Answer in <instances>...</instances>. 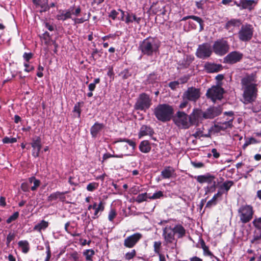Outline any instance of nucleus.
<instances>
[{
	"instance_id": "obj_1",
	"label": "nucleus",
	"mask_w": 261,
	"mask_h": 261,
	"mask_svg": "<svg viewBox=\"0 0 261 261\" xmlns=\"http://www.w3.org/2000/svg\"><path fill=\"white\" fill-rule=\"evenodd\" d=\"M160 46L161 41L157 38L149 37L139 42L138 50L142 56L153 57L159 53Z\"/></svg>"
},
{
	"instance_id": "obj_2",
	"label": "nucleus",
	"mask_w": 261,
	"mask_h": 261,
	"mask_svg": "<svg viewBox=\"0 0 261 261\" xmlns=\"http://www.w3.org/2000/svg\"><path fill=\"white\" fill-rule=\"evenodd\" d=\"M153 113L158 120L167 122L171 119L173 114V109L168 104H159L154 108Z\"/></svg>"
},
{
	"instance_id": "obj_3",
	"label": "nucleus",
	"mask_w": 261,
	"mask_h": 261,
	"mask_svg": "<svg viewBox=\"0 0 261 261\" xmlns=\"http://www.w3.org/2000/svg\"><path fill=\"white\" fill-rule=\"evenodd\" d=\"M81 12V9L80 6H79L77 7L72 6L66 10H59L56 17L58 20L63 21L68 19H71L72 20L73 17L79 16Z\"/></svg>"
},
{
	"instance_id": "obj_4",
	"label": "nucleus",
	"mask_w": 261,
	"mask_h": 261,
	"mask_svg": "<svg viewBox=\"0 0 261 261\" xmlns=\"http://www.w3.org/2000/svg\"><path fill=\"white\" fill-rule=\"evenodd\" d=\"M152 105V99L150 96L142 93L139 94L134 105V109L136 110H140L146 112Z\"/></svg>"
},
{
	"instance_id": "obj_5",
	"label": "nucleus",
	"mask_w": 261,
	"mask_h": 261,
	"mask_svg": "<svg viewBox=\"0 0 261 261\" xmlns=\"http://www.w3.org/2000/svg\"><path fill=\"white\" fill-rule=\"evenodd\" d=\"M254 28L252 25L245 23L241 26L238 32V37L241 41L248 42L252 38Z\"/></svg>"
},
{
	"instance_id": "obj_6",
	"label": "nucleus",
	"mask_w": 261,
	"mask_h": 261,
	"mask_svg": "<svg viewBox=\"0 0 261 261\" xmlns=\"http://www.w3.org/2000/svg\"><path fill=\"white\" fill-rule=\"evenodd\" d=\"M173 121L181 129H188L191 126L189 115L182 111H178L176 112Z\"/></svg>"
},
{
	"instance_id": "obj_7",
	"label": "nucleus",
	"mask_w": 261,
	"mask_h": 261,
	"mask_svg": "<svg viewBox=\"0 0 261 261\" xmlns=\"http://www.w3.org/2000/svg\"><path fill=\"white\" fill-rule=\"evenodd\" d=\"M238 212L240 221L244 224L249 222L253 218L254 211L253 207L250 205L241 206Z\"/></svg>"
},
{
	"instance_id": "obj_8",
	"label": "nucleus",
	"mask_w": 261,
	"mask_h": 261,
	"mask_svg": "<svg viewBox=\"0 0 261 261\" xmlns=\"http://www.w3.org/2000/svg\"><path fill=\"white\" fill-rule=\"evenodd\" d=\"M212 49L216 55L222 56L228 51L229 46L227 41L222 38L214 42Z\"/></svg>"
},
{
	"instance_id": "obj_9",
	"label": "nucleus",
	"mask_w": 261,
	"mask_h": 261,
	"mask_svg": "<svg viewBox=\"0 0 261 261\" xmlns=\"http://www.w3.org/2000/svg\"><path fill=\"white\" fill-rule=\"evenodd\" d=\"M213 53V49L210 44L204 43L198 45L196 51V56L200 59L208 58Z\"/></svg>"
},
{
	"instance_id": "obj_10",
	"label": "nucleus",
	"mask_w": 261,
	"mask_h": 261,
	"mask_svg": "<svg viewBox=\"0 0 261 261\" xmlns=\"http://www.w3.org/2000/svg\"><path fill=\"white\" fill-rule=\"evenodd\" d=\"M163 236L166 245H171V248L174 249L176 245V240L175 239V233L171 226H167L163 229Z\"/></svg>"
},
{
	"instance_id": "obj_11",
	"label": "nucleus",
	"mask_w": 261,
	"mask_h": 261,
	"mask_svg": "<svg viewBox=\"0 0 261 261\" xmlns=\"http://www.w3.org/2000/svg\"><path fill=\"white\" fill-rule=\"evenodd\" d=\"M223 93L224 90L222 87L219 86H214L207 90L206 95L207 98L215 102L217 100L222 99Z\"/></svg>"
},
{
	"instance_id": "obj_12",
	"label": "nucleus",
	"mask_w": 261,
	"mask_h": 261,
	"mask_svg": "<svg viewBox=\"0 0 261 261\" xmlns=\"http://www.w3.org/2000/svg\"><path fill=\"white\" fill-rule=\"evenodd\" d=\"M244 88L243 97L245 103H248L254 101L257 96V86L252 85Z\"/></svg>"
},
{
	"instance_id": "obj_13",
	"label": "nucleus",
	"mask_w": 261,
	"mask_h": 261,
	"mask_svg": "<svg viewBox=\"0 0 261 261\" xmlns=\"http://www.w3.org/2000/svg\"><path fill=\"white\" fill-rule=\"evenodd\" d=\"M200 96V92L199 89L190 87L188 88L183 94V99L190 101H196Z\"/></svg>"
},
{
	"instance_id": "obj_14",
	"label": "nucleus",
	"mask_w": 261,
	"mask_h": 261,
	"mask_svg": "<svg viewBox=\"0 0 261 261\" xmlns=\"http://www.w3.org/2000/svg\"><path fill=\"white\" fill-rule=\"evenodd\" d=\"M142 238V234L139 232L135 233L126 237L124 240L123 245L125 247L131 248L134 247Z\"/></svg>"
},
{
	"instance_id": "obj_15",
	"label": "nucleus",
	"mask_w": 261,
	"mask_h": 261,
	"mask_svg": "<svg viewBox=\"0 0 261 261\" xmlns=\"http://www.w3.org/2000/svg\"><path fill=\"white\" fill-rule=\"evenodd\" d=\"M243 55L242 53L233 51L229 53L224 58V62L227 64H234L241 61Z\"/></svg>"
},
{
	"instance_id": "obj_16",
	"label": "nucleus",
	"mask_w": 261,
	"mask_h": 261,
	"mask_svg": "<svg viewBox=\"0 0 261 261\" xmlns=\"http://www.w3.org/2000/svg\"><path fill=\"white\" fill-rule=\"evenodd\" d=\"M31 145L33 148L32 155L36 158L39 156L42 147L41 138L39 136H35L32 139Z\"/></svg>"
},
{
	"instance_id": "obj_17",
	"label": "nucleus",
	"mask_w": 261,
	"mask_h": 261,
	"mask_svg": "<svg viewBox=\"0 0 261 261\" xmlns=\"http://www.w3.org/2000/svg\"><path fill=\"white\" fill-rule=\"evenodd\" d=\"M154 134V130L150 126L142 125L138 132V138L140 139L145 136H149L151 139L155 141L156 139L153 136Z\"/></svg>"
},
{
	"instance_id": "obj_18",
	"label": "nucleus",
	"mask_w": 261,
	"mask_h": 261,
	"mask_svg": "<svg viewBox=\"0 0 261 261\" xmlns=\"http://www.w3.org/2000/svg\"><path fill=\"white\" fill-rule=\"evenodd\" d=\"M222 112V109L220 107H213L207 109L203 113V118L213 119L219 115Z\"/></svg>"
},
{
	"instance_id": "obj_19",
	"label": "nucleus",
	"mask_w": 261,
	"mask_h": 261,
	"mask_svg": "<svg viewBox=\"0 0 261 261\" xmlns=\"http://www.w3.org/2000/svg\"><path fill=\"white\" fill-rule=\"evenodd\" d=\"M195 178L197 181L200 184L206 182L208 184L213 185V187H215L216 183L215 181L216 177L213 175L207 173L204 175H198Z\"/></svg>"
},
{
	"instance_id": "obj_20",
	"label": "nucleus",
	"mask_w": 261,
	"mask_h": 261,
	"mask_svg": "<svg viewBox=\"0 0 261 261\" xmlns=\"http://www.w3.org/2000/svg\"><path fill=\"white\" fill-rule=\"evenodd\" d=\"M203 113L201 110L194 109L189 115L191 126L197 124L203 118Z\"/></svg>"
},
{
	"instance_id": "obj_21",
	"label": "nucleus",
	"mask_w": 261,
	"mask_h": 261,
	"mask_svg": "<svg viewBox=\"0 0 261 261\" xmlns=\"http://www.w3.org/2000/svg\"><path fill=\"white\" fill-rule=\"evenodd\" d=\"M204 69L207 73H215L221 70L222 66L221 64L207 62L205 63Z\"/></svg>"
},
{
	"instance_id": "obj_22",
	"label": "nucleus",
	"mask_w": 261,
	"mask_h": 261,
	"mask_svg": "<svg viewBox=\"0 0 261 261\" xmlns=\"http://www.w3.org/2000/svg\"><path fill=\"white\" fill-rule=\"evenodd\" d=\"M161 176L163 179H170L176 176L175 169L171 166H166L161 171Z\"/></svg>"
},
{
	"instance_id": "obj_23",
	"label": "nucleus",
	"mask_w": 261,
	"mask_h": 261,
	"mask_svg": "<svg viewBox=\"0 0 261 261\" xmlns=\"http://www.w3.org/2000/svg\"><path fill=\"white\" fill-rule=\"evenodd\" d=\"M256 82V75L255 74L247 75L241 80V84L243 87H246L252 85L257 86L256 84L253 83Z\"/></svg>"
},
{
	"instance_id": "obj_24",
	"label": "nucleus",
	"mask_w": 261,
	"mask_h": 261,
	"mask_svg": "<svg viewBox=\"0 0 261 261\" xmlns=\"http://www.w3.org/2000/svg\"><path fill=\"white\" fill-rule=\"evenodd\" d=\"M233 120V118H229L226 121L218 122L215 126L218 130H224L232 127Z\"/></svg>"
},
{
	"instance_id": "obj_25",
	"label": "nucleus",
	"mask_w": 261,
	"mask_h": 261,
	"mask_svg": "<svg viewBox=\"0 0 261 261\" xmlns=\"http://www.w3.org/2000/svg\"><path fill=\"white\" fill-rule=\"evenodd\" d=\"M256 0H241L239 6H241V9H248L252 10L257 4Z\"/></svg>"
},
{
	"instance_id": "obj_26",
	"label": "nucleus",
	"mask_w": 261,
	"mask_h": 261,
	"mask_svg": "<svg viewBox=\"0 0 261 261\" xmlns=\"http://www.w3.org/2000/svg\"><path fill=\"white\" fill-rule=\"evenodd\" d=\"M105 125L103 123L96 122L91 127L90 133L93 138H96L100 132L103 129Z\"/></svg>"
},
{
	"instance_id": "obj_27",
	"label": "nucleus",
	"mask_w": 261,
	"mask_h": 261,
	"mask_svg": "<svg viewBox=\"0 0 261 261\" xmlns=\"http://www.w3.org/2000/svg\"><path fill=\"white\" fill-rule=\"evenodd\" d=\"M67 191L65 192H56L51 193L48 197L49 201H54L58 199L61 201H64L66 199V197L64 195L65 194L67 193Z\"/></svg>"
},
{
	"instance_id": "obj_28",
	"label": "nucleus",
	"mask_w": 261,
	"mask_h": 261,
	"mask_svg": "<svg viewBox=\"0 0 261 261\" xmlns=\"http://www.w3.org/2000/svg\"><path fill=\"white\" fill-rule=\"evenodd\" d=\"M141 19V17H137L134 13L127 12L124 21L127 24H129L130 23H133V22L139 24Z\"/></svg>"
},
{
	"instance_id": "obj_29",
	"label": "nucleus",
	"mask_w": 261,
	"mask_h": 261,
	"mask_svg": "<svg viewBox=\"0 0 261 261\" xmlns=\"http://www.w3.org/2000/svg\"><path fill=\"white\" fill-rule=\"evenodd\" d=\"M139 150L144 153H149L151 149V146L148 140L142 141L139 145Z\"/></svg>"
},
{
	"instance_id": "obj_30",
	"label": "nucleus",
	"mask_w": 261,
	"mask_h": 261,
	"mask_svg": "<svg viewBox=\"0 0 261 261\" xmlns=\"http://www.w3.org/2000/svg\"><path fill=\"white\" fill-rule=\"evenodd\" d=\"M222 196L221 192H218L214 195L213 198L207 202L206 207L210 208L216 205L218 202L222 199Z\"/></svg>"
},
{
	"instance_id": "obj_31",
	"label": "nucleus",
	"mask_w": 261,
	"mask_h": 261,
	"mask_svg": "<svg viewBox=\"0 0 261 261\" xmlns=\"http://www.w3.org/2000/svg\"><path fill=\"white\" fill-rule=\"evenodd\" d=\"M234 182L231 180H226L224 181L219 187V190L218 192H221V195L224 193L227 194L228 191L230 188L232 186Z\"/></svg>"
},
{
	"instance_id": "obj_32",
	"label": "nucleus",
	"mask_w": 261,
	"mask_h": 261,
	"mask_svg": "<svg viewBox=\"0 0 261 261\" xmlns=\"http://www.w3.org/2000/svg\"><path fill=\"white\" fill-rule=\"evenodd\" d=\"M242 24V21L239 19H231L225 24V29L228 30H232V28L239 27Z\"/></svg>"
},
{
	"instance_id": "obj_33",
	"label": "nucleus",
	"mask_w": 261,
	"mask_h": 261,
	"mask_svg": "<svg viewBox=\"0 0 261 261\" xmlns=\"http://www.w3.org/2000/svg\"><path fill=\"white\" fill-rule=\"evenodd\" d=\"M194 58L190 56H187L184 59L179 61V65L181 68H187L194 61Z\"/></svg>"
},
{
	"instance_id": "obj_34",
	"label": "nucleus",
	"mask_w": 261,
	"mask_h": 261,
	"mask_svg": "<svg viewBox=\"0 0 261 261\" xmlns=\"http://www.w3.org/2000/svg\"><path fill=\"white\" fill-rule=\"evenodd\" d=\"M172 229L174 230L175 234H177L178 238H182L186 233L185 229L181 225H176L172 228Z\"/></svg>"
},
{
	"instance_id": "obj_35",
	"label": "nucleus",
	"mask_w": 261,
	"mask_h": 261,
	"mask_svg": "<svg viewBox=\"0 0 261 261\" xmlns=\"http://www.w3.org/2000/svg\"><path fill=\"white\" fill-rule=\"evenodd\" d=\"M190 18L193 19L194 20L196 21V22H197L199 24V25H200V31H202V30H203V29H204V21H203V20L200 17H199L198 16H194V15L187 16L184 17L182 19V20H186L188 19H190Z\"/></svg>"
},
{
	"instance_id": "obj_36",
	"label": "nucleus",
	"mask_w": 261,
	"mask_h": 261,
	"mask_svg": "<svg viewBox=\"0 0 261 261\" xmlns=\"http://www.w3.org/2000/svg\"><path fill=\"white\" fill-rule=\"evenodd\" d=\"M105 209V203L102 201H100L99 203L98 204L97 207L95 208L94 213L93 214V216L92 217L93 219H96L97 218L100 214H99V213H101L104 211Z\"/></svg>"
},
{
	"instance_id": "obj_37",
	"label": "nucleus",
	"mask_w": 261,
	"mask_h": 261,
	"mask_svg": "<svg viewBox=\"0 0 261 261\" xmlns=\"http://www.w3.org/2000/svg\"><path fill=\"white\" fill-rule=\"evenodd\" d=\"M159 80V76L157 74L153 72L148 75L146 80V84H154L158 83Z\"/></svg>"
},
{
	"instance_id": "obj_38",
	"label": "nucleus",
	"mask_w": 261,
	"mask_h": 261,
	"mask_svg": "<svg viewBox=\"0 0 261 261\" xmlns=\"http://www.w3.org/2000/svg\"><path fill=\"white\" fill-rule=\"evenodd\" d=\"M48 226V222L44 220H42L38 223L33 228L34 230L41 232L42 230H45Z\"/></svg>"
},
{
	"instance_id": "obj_39",
	"label": "nucleus",
	"mask_w": 261,
	"mask_h": 261,
	"mask_svg": "<svg viewBox=\"0 0 261 261\" xmlns=\"http://www.w3.org/2000/svg\"><path fill=\"white\" fill-rule=\"evenodd\" d=\"M19 247L24 253H27L30 250L29 244L27 241H20L18 243Z\"/></svg>"
},
{
	"instance_id": "obj_40",
	"label": "nucleus",
	"mask_w": 261,
	"mask_h": 261,
	"mask_svg": "<svg viewBox=\"0 0 261 261\" xmlns=\"http://www.w3.org/2000/svg\"><path fill=\"white\" fill-rule=\"evenodd\" d=\"M90 17V13H89L87 16L86 17V14L84 15L83 17H73L72 19V21L74 23V24H81L83 23L86 21H88Z\"/></svg>"
},
{
	"instance_id": "obj_41",
	"label": "nucleus",
	"mask_w": 261,
	"mask_h": 261,
	"mask_svg": "<svg viewBox=\"0 0 261 261\" xmlns=\"http://www.w3.org/2000/svg\"><path fill=\"white\" fill-rule=\"evenodd\" d=\"M29 181L31 184H33V186L31 188V190L33 191H36L41 184L40 180L36 179L34 176L30 177Z\"/></svg>"
},
{
	"instance_id": "obj_42",
	"label": "nucleus",
	"mask_w": 261,
	"mask_h": 261,
	"mask_svg": "<svg viewBox=\"0 0 261 261\" xmlns=\"http://www.w3.org/2000/svg\"><path fill=\"white\" fill-rule=\"evenodd\" d=\"M68 261H81L80 255L76 251L66 254Z\"/></svg>"
},
{
	"instance_id": "obj_43",
	"label": "nucleus",
	"mask_w": 261,
	"mask_h": 261,
	"mask_svg": "<svg viewBox=\"0 0 261 261\" xmlns=\"http://www.w3.org/2000/svg\"><path fill=\"white\" fill-rule=\"evenodd\" d=\"M95 254L93 249H87L83 252V255L85 256L86 259L88 261H93L92 257Z\"/></svg>"
},
{
	"instance_id": "obj_44",
	"label": "nucleus",
	"mask_w": 261,
	"mask_h": 261,
	"mask_svg": "<svg viewBox=\"0 0 261 261\" xmlns=\"http://www.w3.org/2000/svg\"><path fill=\"white\" fill-rule=\"evenodd\" d=\"M149 196L147 193H141L139 194L136 198V202L138 203H141L143 201L147 200Z\"/></svg>"
},
{
	"instance_id": "obj_45",
	"label": "nucleus",
	"mask_w": 261,
	"mask_h": 261,
	"mask_svg": "<svg viewBox=\"0 0 261 261\" xmlns=\"http://www.w3.org/2000/svg\"><path fill=\"white\" fill-rule=\"evenodd\" d=\"M118 142H126L130 147H132V149H133V151H134L135 149H136V143L133 140L125 139V138H124V139H120V140H118Z\"/></svg>"
},
{
	"instance_id": "obj_46",
	"label": "nucleus",
	"mask_w": 261,
	"mask_h": 261,
	"mask_svg": "<svg viewBox=\"0 0 261 261\" xmlns=\"http://www.w3.org/2000/svg\"><path fill=\"white\" fill-rule=\"evenodd\" d=\"M118 142H126L130 147H132V149H133V151H134L135 149H136V143L133 140L125 139V138H124V139H120V140H118Z\"/></svg>"
},
{
	"instance_id": "obj_47",
	"label": "nucleus",
	"mask_w": 261,
	"mask_h": 261,
	"mask_svg": "<svg viewBox=\"0 0 261 261\" xmlns=\"http://www.w3.org/2000/svg\"><path fill=\"white\" fill-rule=\"evenodd\" d=\"M201 248L203 251V254L204 255L212 256H213V253L209 250L208 247L206 246L204 241L201 243Z\"/></svg>"
},
{
	"instance_id": "obj_48",
	"label": "nucleus",
	"mask_w": 261,
	"mask_h": 261,
	"mask_svg": "<svg viewBox=\"0 0 261 261\" xmlns=\"http://www.w3.org/2000/svg\"><path fill=\"white\" fill-rule=\"evenodd\" d=\"M256 229L254 232L253 238L252 240V243L254 242L261 239V228H256Z\"/></svg>"
},
{
	"instance_id": "obj_49",
	"label": "nucleus",
	"mask_w": 261,
	"mask_h": 261,
	"mask_svg": "<svg viewBox=\"0 0 261 261\" xmlns=\"http://www.w3.org/2000/svg\"><path fill=\"white\" fill-rule=\"evenodd\" d=\"M117 215L116 210L111 208L108 215V219L110 222H113Z\"/></svg>"
},
{
	"instance_id": "obj_50",
	"label": "nucleus",
	"mask_w": 261,
	"mask_h": 261,
	"mask_svg": "<svg viewBox=\"0 0 261 261\" xmlns=\"http://www.w3.org/2000/svg\"><path fill=\"white\" fill-rule=\"evenodd\" d=\"M98 185V184L95 182H90L87 186L86 189L88 191L92 192L97 189Z\"/></svg>"
},
{
	"instance_id": "obj_51",
	"label": "nucleus",
	"mask_w": 261,
	"mask_h": 261,
	"mask_svg": "<svg viewBox=\"0 0 261 261\" xmlns=\"http://www.w3.org/2000/svg\"><path fill=\"white\" fill-rule=\"evenodd\" d=\"M2 142L4 144L14 143L17 142V139L16 138L5 137L3 139Z\"/></svg>"
},
{
	"instance_id": "obj_52",
	"label": "nucleus",
	"mask_w": 261,
	"mask_h": 261,
	"mask_svg": "<svg viewBox=\"0 0 261 261\" xmlns=\"http://www.w3.org/2000/svg\"><path fill=\"white\" fill-rule=\"evenodd\" d=\"M161 246V242L160 241H156L154 242L153 247L154 251L155 253H157L159 256L160 253V249Z\"/></svg>"
},
{
	"instance_id": "obj_53",
	"label": "nucleus",
	"mask_w": 261,
	"mask_h": 261,
	"mask_svg": "<svg viewBox=\"0 0 261 261\" xmlns=\"http://www.w3.org/2000/svg\"><path fill=\"white\" fill-rule=\"evenodd\" d=\"M123 157V154H119V155H114V154H111L109 153H106L103 154L102 159H103V160H106L108 159H109L110 158H122Z\"/></svg>"
},
{
	"instance_id": "obj_54",
	"label": "nucleus",
	"mask_w": 261,
	"mask_h": 261,
	"mask_svg": "<svg viewBox=\"0 0 261 261\" xmlns=\"http://www.w3.org/2000/svg\"><path fill=\"white\" fill-rule=\"evenodd\" d=\"M73 111L77 114L78 118L80 117L81 113L80 102H77L74 105Z\"/></svg>"
},
{
	"instance_id": "obj_55",
	"label": "nucleus",
	"mask_w": 261,
	"mask_h": 261,
	"mask_svg": "<svg viewBox=\"0 0 261 261\" xmlns=\"http://www.w3.org/2000/svg\"><path fill=\"white\" fill-rule=\"evenodd\" d=\"M102 52L101 50H99L97 48H95L93 49L92 54L91 57L94 59L96 60L101 57V54Z\"/></svg>"
},
{
	"instance_id": "obj_56",
	"label": "nucleus",
	"mask_w": 261,
	"mask_h": 261,
	"mask_svg": "<svg viewBox=\"0 0 261 261\" xmlns=\"http://www.w3.org/2000/svg\"><path fill=\"white\" fill-rule=\"evenodd\" d=\"M18 217L19 213L18 212H16L7 219L6 222L7 223L9 224L12 221L16 220L18 218Z\"/></svg>"
},
{
	"instance_id": "obj_57",
	"label": "nucleus",
	"mask_w": 261,
	"mask_h": 261,
	"mask_svg": "<svg viewBox=\"0 0 261 261\" xmlns=\"http://www.w3.org/2000/svg\"><path fill=\"white\" fill-rule=\"evenodd\" d=\"M163 196V192L161 191H159L154 193L152 196H149L148 198L150 199H159Z\"/></svg>"
},
{
	"instance_id": "obj_58",
	"label": "nucleus",
	"mask_w": 261,
	"mask_h": 261,
	"mask_svg": "<svg viewBox=\"0 0 261 261\" xmlns=\"http://www.w3.org/2000/svg\"><path fill=\"white\" fill-rule=\"evenodd\" d=\"M252 223L256 228H261V217L254 219Z\"/></svg>"
},
{
	"instance_id": "obj_59",
	"label": "nucleus",
	"mask_w": 261,
	"mask_h": 261,
	"mask_svg": "<svg viewBox=\"0 0 261 261\" xmlns=\"http://www.w3.org/2000/svg\"><path fill=\"white\" fill-rule=\"evenodd\" d=\"M44 24L45 28L50 31H53L56 27L55 25L53 23L45 21L44 22Z\"/></svg>"
},
{
	"instance_id": "obj_60",
	"label": "nucleus",
	"mask_w": 261,
	"mask_h": 261,
	"mask_svg": "<svg viewBox=\"0 0 261 261\" xmlns=\"http://www.w3.org/2000/svg\"><path fill=\"white\" fill-rule=\"evenodd\" d=\"M135 250H132L130 252H128L125 254V257L127 260L132 259L136 255Z\"/></svg>"
},
{
	"instance_id": "obj_61",
	"label": "nucleus",
	"mask_w": 261,
	"mask_h": 261,
	"mask_svg": "<svg viewBox=\"0 0 261 261\" xmlns=\"http://www.w3.org/2000/svg\"><path fill=\"white\" fill-rule=\"evenodd\" d=\"M23 65L25 67L24 70L25 72H29L34 70V67L32 65H30L28 62H24Z\"/></svg>"
},
{
	"instance_id": "obj_62",
	"label": "nucleus",
	"mask_w": 261,
	"mask_h": 261,
	"mask_svg": "<svg viewBox=\"0 0 261 261\" xmlns=\"http://www.w3.org/2000/svg\"><path fill=\"white\" fill-rule=\"evenodd\" d=\"M33 54L31 53H24L23 55V58L25 60V62H29L30 60L32 58Z\"/></svg>"
},
{
	"instance_id": "obj_63",
	"label": "nucleus",
	"mask_w": 261,
	"mask_h": 261,
	"mask_svg": "<svg viewBox=\"0 0 261 261\" xmlns=\"http://www.w3.org/2000/svg\"><path fill=\"white\" fill-rule=\"evenodd\" d=\"M15 235L14 233L10 232L7 237L6 243L7 245H9L10 242L13 240L15 238Z\"/></svg>"
},
{
	"instance_id": "obj_64",
	"label": "nucleus",
	"mask_w": 261,
	"mask_h": 261,
	"mask_svg": "<svg viewBox=\"0 0 261 261\" xmlns=\"http://www.w3.org/2000/svg\"><path fill=\"white\" fill-rule=\"evenodd\" d=\"M119 14L118 11L115 10H112L109 15V17L111 18L113 20H115Z\"/></svg>"
}]
</instances>
